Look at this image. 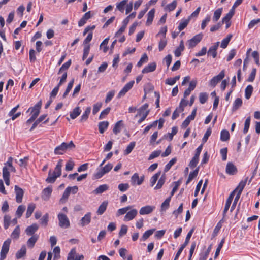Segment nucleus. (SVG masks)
Wrapping results in <instances>:
<instances>
[{"label": "nucleus", "mask_w": 260, "mask_h": 260, "mask_svg": "<svg viewBox=\"0 0 260 260\" xmlns=\"http://www.w3.org/2000/svg\"><path fill=\"white\" fill-rule=\"evenodd\" d=\"M75 148V145L73 141L69 143L63 142L59 146L56 147L54 149V153L56 155H62L67 150H72Z\"/></svg>", "instance_id": "1"}, {"label": "nucleus", "mask_w": 260, "mask_h": 260, "mask_svg": "<svg viewBox=\"0 0 260 260\" xmlns=\"http://www.w3.org/2000/svg\"><path fill=\"white\" fill-rule=\"evenodd\" d=\"M11 243V239H7L3 244L0 252V260H4L6 258L7 253L9 252L10 245Z\"/></svg>", "instance_id": "2"}, {"label": "nucleus", "mask_w": 260, "mask_h": 260, "mask_svg": "<svg viewBox=\"0 0 260 260\" xmlns=\"http://www.w3.org/2000/svg\"><path fill=\"white\" fill-rule=\"evenodd\" d=\"M59 221V225L61 228H68L70 223L67 216L63 213H59L57 215Z\"/></svg>", "instance_id": "3"}, {"label": "nucleus", "mask_w": 260, "mask_h": 260, "mask_svg": "<svg viewBox=\"0 0 260 260\" xmlns=\"http://www.w3.org/2000/svg\"><path fill=\"white\" fill-rule=\"evenodd\" d=\"M194 231V229H192L191 230H190V231L188 233L186 237V238H185V241L184 242V243L181 245V247L179 248V249H178L176 255H175V257L174 258V260H177L179 256H180V255L181 254V252H182L183 250L185 248V247L188 245L189 242V240H190V239L193 234V232Z\"/></svg>", "instance_id": "4"}, {"label": "nucleus", "mask_w": 260, "mask_h": 260, "mask_svg": "<svg viewBox=\"0 0 260 260\" xmlns=\"http://www.w3.org/2000/svg\"><path fill=\"white\" fill-rule=\"evenodd\" d=\"M203 37V34L200 33L189 40L186 43L188 48L190 49L194 47L202 40Z\"/></svg>", "instance_id": "5"}, {"label": "nucleus", "mask_w": 260, "mask_h": 260, "mask_svg": "<svg viewBox=\"0 0 260 260\" xmlns=\"http://www.w3.org/2000/svg\"><path fill=\"white\" fill-rule=\"evenodd\" d=\"M42 104V101H39L34 107H30L27 111V112L30 111L31 116L36 119L40 113Z\"/></svg>", "instance_id": "6"}, {"label": "nucleus", "mask_w": 260, "mask_h": 260, "mask_svg": "<svg viewBox=\"0 0 260 260\" xmlns=\"http://www.w3.org/2000/svg\"><path fill=\"white\" fill-rule=\"evenodd\" d=\"M225 76L224 71H221L220 73L214 76L209 82V85L211 87H215L217 83L219 82Z\"/></svg>", "instance_id": "7"}, {"label": "nucleus", "mask_w": 260, "mask_h": 260, "mask_svg": "<svg viewBox=\"0 0 260 260\" xmlns=\"http://www.w3.org/2000/svg\"><path fill=\"white\" fill-rule=\"evenodd\" d=\"M134 81L132 80L126 83L123 88L119 91L117 95V98H121L125 95V94L133 87L134 84Z\"/></svg>", "instance_id": "8"}, {"label": "nucleus", "mask_w": 260, "mask_h": 260, "mask_svg": "<svg viewBox=\"0 0 260 260\" xmlns=\"http://www.w3.org/2000/svg\"><path fill=\"white\" fill-rule=\"evenodd\" d=\"M144 180V176L139 177L138 173H135L131 177V183L133 185L136 184L140 185L142 184Z\"/></svg>", "instance_id": "9"}, {"label": "nucleus", "mask_w": 260, "mask_h": 260, "mask_svg": "<svg viewBox=\"0 0 260 260\" xmlns=\"http://www.w3.org/2000/svg\"><path fill=\"white\" fill-rule=\"evenodd\" d=\"M15 192L16 194V201L18 203H20L22 201V198L24 195L23 190L17 185L15 186Z\"/></svg>", "instance_id": "10"}, {"label": "nucleus", "mask_w": 260, "mask_h": 260, "mask_svg": "<svg viewBox=\"0 0 260 260\" xmlns=\"http://www.w3.org/2000/svg\"><path fill=\"white\" fill-rule=\"evenodd\" d=\"M225 172L229 175H233L237 173L238 170L233 162H228L226 166Z\"/></svg>", "instance_id": "11"}, {"label": "nucleus", "mask_w": 260, "mask_h": 260, "mask_svg": "<svg viewBox=\"0 0 260 260\" xmlns=\"http://www.w3.org/2000/svg\"><path fill=\"white\" fill-rule=\"evenodd\" d=\"M76 251L75 248L71 249L68 254L67 260H82L84 258L83 255H76Z\"/></svg>", "instance_id": "12"}, {"label": "nucleus", "mask_w": 260, "mask_h": 260, "mask_svg": "<svg viewBox=\"0 0 260 260\" xmlns=\"http://www.w3.org/2000/svg\"><path fill=\"white\" fill-rule=\"evenodd\" d=\"M234 195H235V191H233L230 193L229 197H228V199L226 200L224 209V210L223 212V216H225L226 212H228V210L229 209V208L230 207L231 203L233 200Z\"/></svg>", "instance_id": "13"}, {"label": "nucleus", "mask_w": 260, "mask_h": 260, "mask_svg": "<svg viewBox=\"0 0 260 260\" xmlns=\"http://www.w3.org/2000/svg\"><path fill=\"white\" fill-rule=\"evenodd\" d=\"M219 42H217L214 44L213 45L211 46L208 51V55H211L213 58H215L217 56V50L219 46Z\"/></svg>", "instance_id": "14"}, {"label": "nucleus", "mask_w": 260, "mask_h": 260, "mask_svg": "<svg viewBox=\"0 0 260 260\" xmlns=\"http://www.w3.org/2000/svg\"><path fill=\"white\" fill-rule=\"evenodd\" d=\"M138 214V211L136 209H133L127 212L124 216V220L125 221H128L133 220L135 218Z\"/></svg>", "instance_id": "15"}, {"label": "nucleus", "mask_w": 260, "mask_h": 260, "mask_svg": "<svg viewBox=\"0 0 260 260\" xmlns=\"http://www.w3.org/2000/svg\"><path fill=\"white\" fill-rule=\"evenodd\" d=\"M52 192V188L49 186L44 188L42 192V198L45 201H47L49 199Z\"/></svg>", "instance_id": "16"}, {"label": "nucleus", "mask_w": 260, "mask_h": 260, "mask_svg": "<svg viewBox=\"0 0 260 260\" xmlns=\"http://www.w3.org/2000/svg\"><path fill=\"white\" fill-rule=\"evenodd\" d=\"M155 209V207L153 206L147 205L142 207L140 211V214L143 215L151 213Z\"/></svg>", "instance_id": "17"}, {"label": "nucleus", "mask_w": 260, "mask_h": 260, "mask_svg": "<svg viewBox=\"0 0 260 260\" xmlns=\"http://www.w3.org/2000/svg\"><path fill=\"white\" fill-rule=\"evenodd\" d=\"M39 225L36 223H34L32 225L27 227L25 230L26 235L28 236L34 235L35 233L38 230Z\"/></svg>", "instance_id": "18"}, {"label": "nucleus", "mask_w": 260, "mask_h": 260, "mask_svg": "<svg viewBox=\"0 0 260 260\" xmlns=\"http://www.w3.org/2000/svg\"><path fill=\"white\" fill-rule=\"evenodd\" d=\"M156 68L155 62H152L146 66L142 70L143 74L148 73L154 71Z\"/></svg>", "instance_id": "19"}, {"label": "nucleus", "mask_w": 260, "mask_h": 260, "mask_svg": "<svg viewBox=\"0 0 260 260\" xmlns=\"http://www.w3.org/2000/svg\"><path fill=\"white\" fill-rule=\"evenodd\" d=\"M247 179H248V178L247 177L245 179L244 181H241V182H240L238 186L234 190V191H235V192L236 191H238V193H237V195H238V196H241V193H242V192L244 187L246 185Z\"/></svg>", "instance_id": "20"}, {"label": "nucleus", "mask_w": 260, "mask_h": 260, "mask_svg": "<svg viewBox=\"0 0 260 260\" xmlns=\"http://www.w3.org/2000/svg\"><path fill=\"white\" fill-rule=\"evenodd\" d=\"M91 221V213H87L83 217L80 221V225L82 227L88 224Z\"/></svg>", "instance_id": "21"}, {"label": "nucleus", "mask_w": 260, "mask_h": 260, "mask_svg": "<svg viewBox=\"0 0 260 260\" xmlns=\"http://www.w3.org/2000/svg\"><path fill=\"white\" fill-rule=\"evenodd\" d=\"M63 160L62 159H60L54 169V171L52 172L55 175L57 176L58 177L61 175V167L62 166Z\"/></svg>", "instance_id": "22"}, {"label": "nucleus", "mask_w": 260, "mask_h": 260, "mask_svg": "<svg viewBox=\"0 0 260 260\" xmlns=\"http://www.w3.org/2000/svg\"><path fill=\"white\" fill-rule=\"evenodd\" d=\"M124 126L123 122L122 120L117 121L114 125L113 129V132L114 134L117 135L119 133Z\"/></svg>", "instance_id": "23"}, {"label": "nucleus", "mask_w": 260, "mask_h": 260, "mask_svg": "<svg viewBox=\"0 0 260 260\" xmlns=\"http://www.w3.org/2000/svg\"><path fill=\"white\" fill-rule=\"evenodd\" d=\"M91 18L90 11L86 12L78 22V26L79 27L83 26L87 20Z\"/></svg>", "instance_id": "24"}, {"label": "nucleus", "mask_w": 260, "mask_h": 260, "mask_svg": "<svg viewBox=\"0 0 260 260\" xmlns=\"http://www.w3.org/2000/svg\"><path fill=\"white\" fill-rule=\"evenodd\" d=\"M154 14H155V9H152L150 11H149L148 13L147 16V19L146 23V24L147 25H150L152 24V22L153 21L154 17Z\"/></svg>", "instance_id": "25"}, {"label": "nucleus", "mask_w": 260, "mask_h": 260, "mask_svg": "<svg viewBox=\"0 0 260 260\" xmlns=\"http://www.w3.org/2000/svg\"><path fill=\"white\" fill-rule=\"evenodd\" d=\"M184 50V42L181 40L180 42L179 46L174 51V54L176 57H179L181 54V52Z\"/></svg>", "instance_id": "26"}, {"label": "nucleus", "mask_w": 260, "mask_h": 260, "mask_svg": "<svg viewBox=\"0 0 260 260\" xmlns=\"http://www.w3.org/2000/svg\"><path fill=\"white\" fill-rule=\"evenodd\" d=\"M26 253V248L25 245H23L21 249L16 253V258L17 259H20L24 257Z\"/></svg>", "instance_id": "27"}, {"label": "nucleus", "mask_w": 260, "mask_h": 260, "mask_svg": "<svg viewBox=\"0 0 260 260\" xmlns=\"http://www.w3.org/2000/svg\"><path fill=\"white\" fill-rule=\"evenodd\" d=\"M39 238V236L37 235H35L32 236L27 241V244L28 247L32 248L34 247L36 242L38 240Z\"/></svg>", "instance_id": "28"}, {"label": "nucleus", "mask_w": 260, "mask_h": 260, "mask_svg": "<svg viewBox=\"0 0 260 260\" xmlns=\"http://www.w3.org/2000/svg\"><path fill=\"white\" fill-rule=\"evenodd\" d=\"M155 229H151L145 232L143 236L140 239L142 241H146L150 236H151L153 233L155 231Z\"/></svg>", "instance_id": "29"}, {"label": "nucleus", "mask_w": 260, "mask_h": 260, "mask_svg": "<svg viewBox=\"0 0 260 260\" xmlns=\"http://www.w3.org/2000/svg\"><path fill=\"white\" fill-rule=\"evenodd\" d=\"M199 171V167H198L193 171L189 173L188 178L186 182V184H188L190 182H191L194 178H195L197 176Z\"/></svg>", "instance_id": "30"}, {"label": "nucleus", "mask_w": 260, "mask_h": 260, "mask_svg": "<svg viewBox=\"0 0 260 260\" xmlns=\"http://www.w3.org/2000/svg\"><path fill=\"white\" fill-rule=\"evenodd\" d=\"M109 125V122L107 121H104L99 122V129L101 134L104 133V132L108 128Z\"/></svg>", "instance_id": "31"}, {"label": "nucleus", "mask_w": 260, "mask_h": 260, "mask_svg": "<svg viewBox=\"0 0 260 260\" xmlns=\"http://www.w3.org/2000/svg\"><path fill=\"white\" fill-rule=\"evenodd\" d=\"M109 186L107 184L101 185L93 191V192L96 194H101L107 190Z\"/></svg>", "instance_id": "32"}, {"label": "nucleus", "mask_w": 260, "mask_h": 260, "mask_svg": "<svg viewBox=\"0 0 260 260\" xmlns=\"http://www.w3.org/2000/svg\"><path fill=\"white\" fill-rule=\"evenodd\" d=\"M91 112V108L90 107H88L86 108L85 111L82 114L80 119V121L82 122L83 121H85L87 120L88 116Z\"/></svg>", "instance_id": "33"}, {"label": "nucleus", "mask_w": 260, "mask_h": 260, "mask_svg": "<svg viewBox=\"0 0 260 260\" xmlns=\"http://www.w3.org/2000/svg\"><path fill=\"white\" fill-rule=\"evenodd\" d=\"M20 234V229L19 225H17L14 231L11 234V237L14 239H18L19 238Z\"/></svg>", "instance_id": "34"}, {"label": "nucleus", "mask_w": 260, "mask_h": 260, "mask_svg": "<svg viewBox=\"0 0 260 260\" xmlns=\"http://www.w3.org/2000/svg\"><path fill=\"white\" fill-rule=\"evenodd\" d=\"M58 177L56 175H55L52 172H51V171L50 170L48 173V176L46 179V181L48 183H54L56 178Z\"/></svg>", "instance_id": "35"}, {"label": "nucleus", "mask_w": 260, "mask_h": 260, "mask_svg": "<svg viewBox=\"0 0 260 260\" xmlns=\"http://www.w3.org/2000/svg\"><path fill=\"white\" fill-rule=\"evenodd\" d=\"M107 205H108V202H107V201L103 202L100 205V206L99 207V208H98V210L97 211V213L99 215L103 214L104 213V212L106 211V210L107 209Z\"/></svg>", "instance_id": "36"}, {"label": "nucleus", "mask_w": 260, "mask_h": 260, "mask_svg": "<svg viewBox=\"0 0 260 260\" xmlns=\"http://www.w3.org/2000/svg\"><path fill=\"white\" fill-rule=\"evenodd\" d=\"M190 18H188L186 19L182 20L179 23L178 25V29L179 31H181L183 29H184L188 25L190 21Z\"/></svg>", "instance_id": "37"}, {"label": "nucleus", "mask_w": 260, "mask_h": 260, "mask_svg": "<svg viewBox=\"0 0 260 260\" xmlns=\"http://www.w3.org/2000/svg\"><path fill=\"white\" fill-rule=\"evenodd\" d=\"M230 139V134L227 130H222L220 133V140L222 141L225 142Z\"/></svg>", "instance_id": "38"}, {"label": "nucleus", "mask_w": 260, "mask_h": 260, "mask_svg": "<svg viewBox=\"0 0 260 260\" xmlns=\"http://www.w3.org/2000/svg\"><path fill=\"white\" fill-rule=\"evenodd\" d=\"M36 205L34 203H31L28 205L26 213V217L27 218H29L33 212L34 211Z\"/></svg>", "instance_id": "39"}, {"label": "nucleus", "mask_w": 260, "mask_h": 260, "mask_svg": "<svg viewBox=\"0 0 260 260\" xmlns=\"http://www.w3.org/2000/svg\"><path fill=\"white\" fill-rule=\"evenodd\" d=\"M46 117H47L46 114H44V115H42L41 116H40V117L34 122L30 131H31L33 129H34L36 127V126L38 125V124H39V123H40L41 122L43 121Z\"/></svg>", "instance_id": "40"}, {"label": "nucleus", "mask_w": 260, "mask_h": 260, "mask_svg": "<svg viewBox=\"0 0 260 260\" xmlns=\"http://www.w3.org/2000/svg\"><path fill=\"white\" fill-rule=\"evenodd\" d=\"M81 110L79 107H76L73 111L70 113V117L72 119H75L81 113Z\"/></svg>", "instance_id": "41"}, {"label": "nucleus", "mask_w": 260, "mask_h": 260, "mask_svg": "<svg viewBox=\"0 0 260 260\" xmlns=\"http://www.w3.org/2000/svg\"><path fill=\"white\" fill-rule=\"evenodd\" d=\"M233 35L232 34L228 35L227 37L221 41L220 47L222 48H225L227 47Z\"/></svg>", "instance_id": "42"}, {"label": "nucleus", "mask_w": 260, "mask_h": 260, "mask_svg": "<svg viewBox=\"0 0 260 260\" xmlns=\"http://www.w3.org/2000/svg\"><path fill=\"white\" fill-rule=\"evenodd\" d=\"M166 179V177L165 175L163 174L160 177L159 179L158 180V181L156 186L154 187V189H159L161 188L165 182Z\"/></svg>", "instance_id": "43"}, {"label": "nucleus", "mask_w": 260, "mask_h": 260, "mask_svg": "<svg viewBox=\"0 0 260 260\" xmlns=\"http://www.w3.org/2000/svg\"><path fill=\"white\" fill-rule=\"evenodd\" d=\"M253 88L252 85H248L245 90V96L246 99H249L253 92Z\"/></svg>", "instance_id": "44"}, {"label": "nucleus", "mask_w": 260, "mask_h": 260, "mask_svg": "<svg viewBox=\"0 0 260 260\" xmlns=\"http://www.w3.org/2000/svg\"><path fill=\"white\" fill-rule=\"evenodd\" d=\"M132 206H128L127 207H125L124 208H120L117 210V212L116 213V216L118 217L120 215H123L124 214H126L127 211L130 209H131Z\"/></svg>", "instance_id": "45"}, {"label": "nucleus", "mask_w": 260, "mask_h": 260, "mask_svg": "<svg viewBox=\"0 0 260 260\" xmlns=\"http://www.w3.org/2000/svg\"><path fill=\"white\" fill-rule=\"evenodd\" d=\"M222 8H219L214 12L213 17V20L214 22H216L219 19L222 14Z\"/></svg>", "instance_id": "46"}, {"label": "nucleus", "mask_w": 260, "mask_h": 260, "mask_svg": "<svg viewBox=\"0 0 260 260\" xmlns=\"http://www.w3.org/2000/svg\"><path fill=\"white\" fill-rule=\"evenodd\" d=\"M242 104V101L240 98H237L234 102L232 111H234L237 110Z\"/></svg>", "instance_id": "47"}, {"label": "nucleus", "mask_w": 260, "mask_h": 260, "mask_svg": "<svg viewBox=\"0 0 260 260\" xmlns=\"http://www.w3.org/2000/svg\"><path fill=\"white\" fill-rule=\"evenodd\" d=\"M128 0H123L120 3H118L116 5V8L117 10L121 12H123L124 10L125 6Z\"/></svg>", "instance_id": "48"}, {"label": "nucleus", "mask_w": 260, "mask_h": 260, "mask_svg": "<svg viewBox=\"0 0 260 260\" xmlns=\"http://www.w3.org/2000/svg\"><path fill=\"white\" fill-rule=\"evenodd\" d=\"M148 60V57L146 53L143 54L141 56L140 60L137 63V66L138 67H141L143 63H146Z\"/></svg>", "instance_id": "49"}, {"label": "nucleus", "mask_w": 260, "mask_h": 260, "mask_svg": "<svg viewBox=\"0 0 260 260\" xmlns=\"http://www.w3.org/2000/svg\"><path fill=\"white\" fill-rule=\"evenodd\" d=\"M199 98L200 102L203 104L207 101L208 95L206 92H201L199 94Z\"/></svg>", "instance_id": "50"}, {"label": "nucleus", "mask_w": 260, "mask_h": 260, "mask_svg": "<svg viewBox=\"0 0 260 260\" xmlns=\"http://www.w3.org/2000/svg\"><path fill=\"white\" fill-rule=\"evenodd\" d=\"M177 5V1L176 0H174L171 3L167 5L166 6L165 9L169 11H172L176 8Z\"/></svg>", "instance_id": "51"}, {"label": "nucleus", "mask_w": 260, "mask_h": 260, "mask_svg": "<svg viewBox=\"0 0 260 260\" xmlns=\"http://www.w3.org/2000/svg\"><path fill=\"white\" fill-rule=\"evenodd\" d=\"M11 221V217L8 215H5L4 217V227L5 229L6 230L9 228Z\"/></svg>", "instance_id": "52"}, {"label": "nucleus", "mask_w": 260, "mask_h": 260, "mask_svg": "<svg viewBox=\"0 0 260 260\" xmlns=\"http://www.w3.org/2000/svg\"><path fill=\"white\" fill-rule=\"evenodd\" d=\"M71 64V60L70 59L64 64L59 69L58 74H60L63 71L68 70Z\"/></svg>", "instance_id": "53"}, {"label": "nucleus", "mask_w": 260, "mask_h": 260, "mask_svg": "<svg viewBox=\"0 0 260 260\" xmlns=\"http://www.w3.org/2000/svg\"><path fill=\"white\" fill-rule=\"evenodd\" d=\"M49 215L46 213L40 219V223L44 226H46L48 222Z\"/></svg>", "instance_id": "54"}, {"label": "nucleus", "mask_w": 260, "mask_h": 260, "mask_svg": "<svg viewBox=\"0 0 260 260\" xmlns=\"http://www.w3.org/2000/svg\"><path fill=\"white\" fill-rule=\"evenodd\" d=\"M60 249L59 246L55 247L53 249L54 257L53 260H57L60 258Z\"/></svg>", "instance_id": "55"}, {"label": "nucleus", "mask_w": 260, "mask_h": 260, "mask_svg": "<svg viewBox=\"0 0 260 260\" xmlns=\"http://www.w3.org/2000/svg\"><path fill=\"white\" fill-rule=\"evenodd\" d=\"M25 210V207L24 205H19L17 208L16 214L18 218H20L23 214Z\"/></svg>", "instance_id": "56"}, {"label": "nucleus", "mask_w": 260, "mask_h": 260, "mask_svg": "<svg viewBox=\"0 0 260 260\" xmlns=\"http://www.w3.org/2000/svg\"><path fill=\"white\" fill-rule=\"evenodd\" d=\"M177 159L176 158H172L165 166L164 169V172H168L171 167L176 162Z\"/></svg>", "instance_id": "57"}, {"label": "nucleus", "mask_w": 260, "mask_h": 260, "mask_svg": "<svg viewBox=\"0 0 260 260\" xmlns=\"http://www.w3.org/2000/svg\"><path fill=\"white\" fill-rule=\"evenodd\" d=\"M135 146V142H131L130 144L127 146L125 151L124 154L125 155L129 154L133 150Z\"/></svg>", "instance_id": "58"}, {"label": "nucleus", "mask_w": 260, "mask_h": 260, "mask_svg": "<svg viewBox=\"0 0 260 260\" xmlns=\"http://www.w3.org/2000/svg\"><path fill=\"white\" fill-rule=\"evenodd\" d=\"M171 197H168L167 198L165 201L162 203L161 208L162 210H166L167 209L169 208L170 202L171 199Z\"/></svg>", "instance_id": "59"}, {"label": "nucleus", "mask_w": 260, "mask_h": 260, "mask_svg": "<svg viewBox=\"0 0 260 260\" xmlns=\"http://www.w3.org/2000/svg\"><path fill=\"white\" fill-rule=\"evenodd\" d=\"M160 172H157L151 178L150 184L151 186H154V185L156 183L157 180H158V178L160 175Z\"/></svg>", "instance_id": "60"}, {"label": "nucleus", "mask_w": 260, "mask_h": 260, "mask_svg": "<svg viewBox=\"0 0 260 260\" xmlns=\"http://www.w3.org/2000/svg\"><path fill=\"white\" fill-rule=\"evenodd\" d=\"M250 117H247L245 120L244 123V127L243 129V133L245 134H246L248 132V131L249 129L250 123Z\"/></svg>", "instance_id": "61"}, {"label": "nucleus", "mask_w": 260, "mask_h": 260, "mask_svg": "<svg viewBox=\"0 0 260 260\" xmlns=\"http://www.w3.org/2000/svg\"><path fill=\"white\" fill-rule=\"evenodd\" d=\"M199 161V157L194 156L189 164V167L191 168H193L198 164Z\"/></svg>", "instance_id": "62"}, {"label": "nucleus", "mask_w": 260, "mask_h": 260, "mask_svg": "<svg viewBox=\"0 0 260 260\" xmlns=\"http://www.w3.org/2000/svg\"><path fill=\"white\" fill-rule=\"evenodd\" d=\"M90 48V45H84V49H83V57H82L83 60H84L87 58V57L89 53Z\"/></svg>", "instance_id": "63"}, {"label": "nucleus", "mask_w": 260, "mask_h": 260, "mask_svg": "<svg viewBox=\"0 0 260 260\" xmlns=\"http://www.w3.org/2000/svg\"><path fill=\"white\" fill-rule=\"evenodd\" d=\"M167 41L165 37H163V38L160 39L158 45V49L159 51H161L164 49L167 45Z\"/></svg>", "instance_id": "64"}]
</instances>
